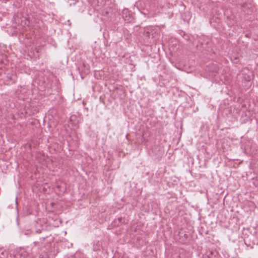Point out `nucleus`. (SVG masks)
Instances as JSON below:
<instances>
[{
  "instance_id": "1",
  "label": "nucleus",
  "mask_w": 258,
  "mask_h": 258,
  "mask_svg": "<svg viewBox=\"0 0 258 258\" xmlns=\"http://www.w3.org/2000/svg\"><path fill=\"white\" fill-rule=\"evenodd\" d=\"M152 152L158 158H161L164 153V147L160 145H155L152 148Z\"/></svg>"
},
{
  "instance_id": "2",
  "label": "nucleus",
  "mask_w": 258,
  "mask_h": 258,
  "mask_svg": "<svg viewBox=\"0 0 258 258\" xmlns=\"http://www.w3.org/2000/svg\"><path fill=\"white\" fill-rule=\"evenodd\" d=\"M70 121L71 123L72 124L73 126L76 127L77 128L79 127V122L78 120L77 117L76 115H72L70 117Z\"/></svg>"
},
{
  "instance_id": "3",
  "label": "nucleus",
  "mask_w": 258,
  "mask_h": 258,
  "mask_svg": "<svg viewBox=\"0 0 258 258\" xmlns=\"http://www.w3.org/2000/svg\"><path fill=\"white\" fill-rule=\"evenodd\" d=\"M47 237V236H43L42 237H40L39 238V240L36 241L34 242V244L35 246H39L40 245V243H42L45 240V239Z\"/></svg>"
},
{
  "instance_id": "4",
  "label": "nucleus",
  "mask_w": 258,
  "mask_h": 258,
  "mask_svg": "<svg viewBox=\"0 0 258 258\" xmlns=\"http://www.w3.org/2000/svg\"><path fill=\"white\" fill-rule=\"evenodd\" d=\"M7 81H9V80H12V84L13 83H14L16 81V76H14V75H12V76H10L9 77L7 76Z\"/></svg>"
},
{
  "instance_id": "5",
  "label": "nucleus",
  "mask_w": 258,
  "mask_h": 258,
  "mask_svg": "<svg viewBox=\"0 0 258 258\" xmlns=\"http://www.w3.org/2000/svg\"><path fill=\"white\" fill-rule=\"evenodd\" d=\"M116 220L118 221V223H122L123 218L122 217H119L117 219L115 220L114 222L116 223Z\"/></svg>"
},
{
  "instance_id": "6",
  "label": "nucleus",
  "mask_w": 258,
  "mask_h": 258,
  "mask_svg": "<svg viewBox=\"0 0 258 258\" xmlns=\"http://www.w3.org/2000/svg\"><path fill=\"white\" fill-rule=\"evenodd\" d=\"M29 23H30V22H29V20H28V19L26 18H25L24 24L28 26Z\"/></svg>"
},
{
  "instance_id": "7",
  "label": "nucleus",
  "mask_w": 258,
  "mask_h": 258,
  "mask_svg": "<svg viewBox=\"0 0 258 258\" xmlns=\"http://www.w3.org/2000/svg\"><path fill=\"white\" fill-rule=\"evenodd\" d=\"M37 233H41V230L40 229H38V230H37L36 231Z\"/></svg>"
},
{
  "instance_id": "8",
  "label": "nucleus",
  "mask_w": 258,
  "mask_h": 258,
  "mask_svg": "<svg viewBox=\"0 0 258 258\" xmlns=\"http://www.w3.org/2000/svg\"><path fill=\"white\" fill-rule=\"evenodd\" d=\"M57 188H60V186L57 185Z\"/></svg>"
}]
</instances>
